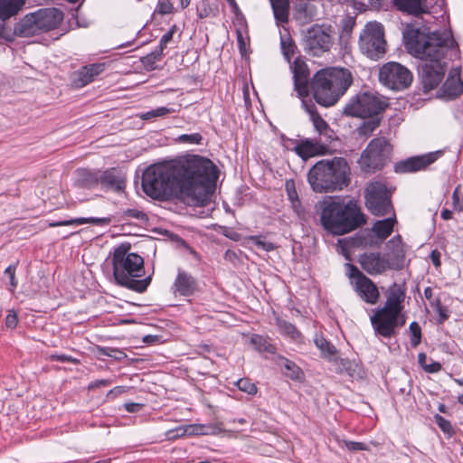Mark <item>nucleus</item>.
<instances>
[{"mask_svg": "<svg viewBox=\"0 0 463 463\" xmlns=\"http://www.w3.org/2000/svg\"><path fill=\"white\" fill-rule=\"evenodd\" d=\"M217 178V168L210 159L193 155L171 164L150 165L143 173L142 187L153 199L176 197L189 204L204 205Z\"/></svg>", "mask_w": 463, "mask_h": 463, "instance_id": "nucleus-1", "label": "nucleus"}, {"mask_svg": "<svg viewBox=\"0 0 463 463\" xmlns=\"http://www.w3.org/2000/svg\"><path fill=\"white\" fill-rule=\"evenodd\" d=\"M404 41L409 52L421 60L419 75L424 90L436 89L446 72L443 60L456 44L452 35L448 32L424 33L419 29H407Z\"/></svg>", "mask_w": 463, "mask_h": 463, "instance_id": "nucleus-2", "label": "nucleus"}, {"mask_svg": "<svg viewBox=\"0 0 463 463\" xmlns=\"http://www.w3.org/2000/svg\"><path fill=\"white\" fill-rule=\"evenodd\" d=\"M320 222L325 230L335 235L348 233L365 223V218L356 202L345 203L329 197L320 203Z\"/></svg>", "mask_w": 463, "mask_h": 463, "instance_id": "nucleus-3", "label": "nucleus"}, {"mask_svg": "<svg viewBox=\"0 0 463 463\" xmlns=\"http://www.w3.org/2000/svg\"><path fill=\"white\" fill-rule=\"evenodd\" d=\"M405 287L393 283L387 290V298L383 307L376 309L370 317L372 326L376 335L384 338L395 336L397 329L405 324L402 315Z\"/></svg>", "mask_w": 463, "mask_h": 463, "instance_id": "nucleus-4", "label": "nucleus"}, {"mask_svg": "<svg viewBox=\"0 0 463 463\" xmlns=\"http://www.w3.org/2000/svg\"><path fill=\"white\" fill-rule=\"evenodd\" d=\"M129 244H120L113 252V275L117 283L137 292H143L148 287L150 277L138 279L145 275L144 260L130 252Z\"/></svg>", "mask_w": 463, "mask_h": 463, "instance_id": "nucleus-5", "label": "nucleus"}, {"mask_svg": "<svg viewBox=\"0 0 463 463\" xmlns=\"http://www.w3.org/2000/svg\"><path fill=\"white\" fill-rule=\"evenodd\" d=\"M353 83V77L347 69L326 68L313 77L311 89L315 100L323 107L335 105Z\"/></svg>", "mask_w": 463, "mask_h": 463, "instance_id": "nucleus-6", "label": "nucleus"}, {"mask_svg": "<svg viewBox=\"0 0 463 463\" xmlns=\"http://www.w3.org/2000/svg\"><path fill=\"white\" fill-rule=\"evenodd\" d=\"M350 168L345 159L321 160L308 172L307 180L316 193L333 192L347 186Z\"/></svg>", "mask_w": 463, "mask_h": 463, "instance_id": "nucleus-7", "label": "nucleus"}, {"mask_svg": "<svg viewBox=\"0 0 463 463\" xmlns=\"http://www.w3.org/2000/svg\"><path fill=\"white\" fill-rule=\"evenodd\" d=\"M388 107L383 97L374 93L363 92L353 97L344 108V114L356 118H373L378 116Z\"/></svg>", "mask_w": 463, "mask_h": 463, "instance_id": "nucleus-8", "label": "nucleus"}, {"mask_svg": "<svg viewBox=\"0 0 463 463\" xmlns=\"http://www.w3.org/2000/svg\"><path fill=\"white\" fill-rule=\"evenodd\" d=\"M359 47L370 59L382 58L386 52L383 26L377 22L368 23L360 34Z\"/></svg>", "mask_w": 463, "mask_h": 463, "instance_id": "nucleus-9", "label": "nucleus"}, {"mask_svg": "<svg viewBox=\"0 0 463 463\" xmlns=\"http://www.w3.org/2000/svg\"><path fill=\"white\" fill-rule=\"evenodd\" d=\"M391 151L392 146L385 137L373 138L362 153L358 163L364 172H374L388 161Z\"/></svg>", "mask_w": 463, "mask_h": 463, "instance_id": "nucleus-10", "label": "nucleus"}, {"mask_svg": "<svg viewBox=\"0 0 463 463\" xmlns=\"http://www.w3.org/2000/svg\"><path fill=\"white\" fill-rule=\"evenodd\" d=\"M411 72L398 62H388L379 71V80L387 88L393 90H402L412 82Z\"/></svg>", "mask_w": 463, "mask_h": 463, "instance_id": "nucleus-11", "label": "nucleus"}, {"mask_svg": "<svg viewBox=\"0 0 463 463\" xmlns=\"http://www.w3.org/2000/svg\"><path fill=\"white\" fill-rule=\"evenodd\" d=\"M365 200L368 210L373 215L383 216L392 211L390 194L382 183H371L366 187Z\"/></svg>", "mask_w": 463, "mask_h": 463, "instance_id": "nucleus-12", "label": "nucleus"}, {"mask_svg": "<svg viewBox=\"0 0 463 463\" xmlns=\"http://www.w3.org/2000/svg\"><path fill=\"white\" fill-rule=\"evenodd\" d=\"M330 27L314 24L308 28L305 34V50L312 56H321L329 52L332 45Z\"/></svg>", "mask_w": 463, "mask_h": 463, "instance_id": "nucleus-13", "label": "nucleus"}, {"mask_svg": "<svg viewBox=\"0 0 463 463\" xmlns=\"http://www.w3.org/2000/svg\"><path fill=\"white\" fill-rule=\"evenodd\" d=\"M441 150H437L421 156L409 157L398 162L394 170L396 173H413L426 169L442 156Z\"/></svg>", "mask_w": 463, "mask_h": 463, "instance_id": "nucleus-14", "label": "nucleus"}, {"mask_svg": "<svg viewBox=\"0 0 463 463\" xmlns=\"http://www.w3.org/2000/svg\"><path fill=\"white\" fill-rule=\"evenodd\" d=\"M353 276L356 277L355 291L358 296L366 303L374 305L377 303L380 293L375 283L364 274H363L357 268L351 266Z\"/></svg>", "mask_w": 463, "mask_h": 463, "instance_id": "nucleus-15", "label": "nucleus"}, {"mask_svg": "<svg viewBox=\"0 0 463 463\" xmlns=\"http://www.w3.org/2000/svg\"><path fill=\"white\" fill-rule=\"evenodd\" d=\"M361 268L368 274L374 276L392 269L390 261L380 252H365L359 257Z\"/></svg>", "mask_w": 463, "mask_h": 463, "instance_id": "nucleus-16", "label": "nucleus"}, {"mask_svg": "<svg viewBox=\"0 0 463 463\" xmlns=\"http://www.w3.org/2000/svg\"><path fill=\"white\" fill-rule=\"evenodd\" d=\"M42 32L53 30L63 19V14L57 8H42L33 12Z\"/></svg>", "mask_w": 463, "mask_h": 463, "instance_id": "nucleus-17", "label": "nucleus"}, {"mask_svg": "<svg viewBox=\"0 0 463 463\" xmlns=\"http://www.w3.org/2000/svg\"><path fill=\"white\" fill-rule=\"evenodd\" d=\"M302 107L309 114L313 126L319 136L324 137L326 142L331 141L334 138V133L326 121L317 113L316 106L312 102L302 99Z\"/></svg>", "mask_w": 463, "mask_h": 463, "instance_id": "nucleus-18", "label": "nucleus"}, {"mask_svg": "<svg viewBox=\"0 0 463 463\" xmlns=\"http://www.w3.org/2000/svg\"><path fill=\"white\" fill-rule=\"evenodd\" d=\"M294 89L298 96L304 99L309 94V71L303 61H296L293 66Z\"/></svg>", "mask_w": 463, "mask_h": 463, "instance_id": "nucleus-19", "label": "nucleus"}, {"mask_svg": "<svg viewBox=\"0 0 463 463\" xmlns=\"http://www.w3.org/2000/svg\"><path fill=\"white\" fill-rule=\"evenodd\" d=\"M41 32L33 13H30L15 24L14 31H11V34L14 41L15 36L31 37Z\"/></svg>", "mask_w": 463, "mask_h": 463, "instance_id": "nucleus-20", "label": "nucleus"}, {"mask_svg": "<svg viewBox=\"0 0 463 463\" xmlns=\"http://www.w3.org/2000/svg\"><path fill=\"white\" fill-rule=\"evenodd\" d=\"M102 187L115 192H122L126 186L125 176L116 168H110L99 175V183Z\"/></svg>", "mask_w": 463, "mask_h": 463, "instance_id": "nucleus-21", "label": "nucleus"}, {"mask_svg": "<svg viewBox=\"0 0 463 463\" xmlns=\"http://www.w3.org/2000/svg\"><path fill=\"white\" fill-rule=\"evenodd\" d=\"M388 247L391 251L388 260L392 269H402L404 265L406 250L404 244L402 241V237L400 235L394 236L388 241Z\"/></svg>", "mask_w": 463, "mask_h": 463, "instance_id": "nucleus-22", "label": "nucleus"}, {"mask_svg": "<svg viewBox=\"0 0 463 463\" xmlns=\"http://www.w3.org/2000/svg\"><path fill=\"white\" fill-rule=\"evenodd\" d=\"M105 70L104 63H93L84 66L74 74L73 82L77 87H84Z\"/></svg>", "mask_w": 463, "mask_h": 463, "instance_id": "nucleus-23", "label": "nucleus"}, {"mask_svg": "<svg viewBox=\"0 0 463 463\" xmlns=\"http://www.w3.org/2000/svg\"><path fill=\"white\" fill-rule=\"evenodd\" d=\"M295 150L299 156L308 158L315 156L325 155L327 151V146L320 141L306 139L302 140L295 147Z\"/></svg>", "mask_w": 463, "mask_h": 463, "instance_id": "nucleus-24", "label": "nucleus"}, {"mask_svg": "<svg viewBox=\"0 0 463 463\" xmlns=\"http://www.w3.org/2000/svg\"><path fill=\"white\" fill-rule=\"evenodd\" d=\"M174 287L175 292L187 297L191 296L196 290L197 283L192 275L179 269Z\"/></svg>", "mask_w": 463, "mask_h": 463, "instance_id": "nucleus-25", "label": "nucleus"}, {"mask_svg": "<svg viewBox=\"0 0 463 463\" xmlns=\"http://www.w3.org/2000/svg\"><path fill=\"white\" fill-rule=\"evenodd\" d=\"M111 222V217H102V218H76L67 221H61L57 222H51L49 224L50 227H57V226H68V225H81L86 223H90L98 226H104L109 224Z\"/></svg>", "mask_w": 463, "mask_h": 463, "instance_id": "nucleus-26", "label": "nucleus"}, {"mask_svg": "<svg viewBox=\"0 0 463 463\" xmlns=\"http://www.w3.org/2000/svg\"><path fill=\"white\" fill-rule=\"evenodd\" d=\"M443 90L449 99H455L463 92V81L458 72L449 76L443 85Z\"/></svg>", "mask_w": 463, "mask_h": 463, "instance_id": "nucleus-27", "label": "nucleus"}, {"mask_svg": "<svg viewBox=\"0 0 463 463\" xmlns=\"http://www.w3.org/2000/svg\"><path fill=\"white\" fill-rule=\"evenodd\" d=\"M24 3L25 0H0V19L5 21L15 15Z\"/></svg>", "mask_w": 463, "mask_h": 463, "instance_id": "nucleus-28", "label": "nucleus"}, {"mask_svg": "<svg viewBox=\"0 0 463 463\" xmlns=\"http://www.w3.org/2000/svg\"><path fill=\"white\" fill-rule=\"evenodd\" d=\"M394 5L400 11L409 14L419 15L426 12L422 0H394Z\"/></svg>", "mask_w": 463, "mask_h": 463, "instance_id": "nucleus-29", "label": "nucleus"}, {"mask_svg": "<svg viewBox=\"0 0 463 463\" xmlns=\"http://www.w3.org/2000/svg\"><path fill=\"white\" fill-rule=\"evenodd\" d=\"M275 362L277 365H279L283 370V373L287 377L292 380L299 379L302 372L301 369L294 362L281 355L276 356Z\"/></svg>", "mask_w": 463, "mask_h": 463, "instance_id": "nucleus-30", "label": "nucleus"}, {"mask_svg": "<svg viewBox=\"0 0 463 463\" xmlns=\"http://www.w3.org/2000/svg\"><path fill=\"white\" fill-rule=\"evenodd\" d=\"M99 183V174L86 169L77 172L76 184L81 188H91Z\"/></svg>", "mask_w": 463, "mask_h": 463, "instance_id": "nucleus-31", "label": "nucleus"}, {"mask_svg": "<svg viewBox=\"0 0 463 463\" xmlns=\"http://www.w3.org/2000/svg\"><path fill=\"white\" fill-rule=\"evenodd\" d=\"M395 222L396 219L394 217L377 221L373 226V232L379 239L384 240L392 232Z\"/></svg>", "mask_w": 463, "mask_h": 463, "instance_id": "nucleus-32", "label": "nucleus"}, {"mask_svg": "<svg viewBox=\"0 0 463 463\" xmlns=\"http://www.w3.org/2000/svg\"><path fill=\"white\" fill-rule=\"evenodd\" d=\"M274 17L279 23H287L289 14V0H269Z\"/></svg>", "mask_w": 463, "mask_h": 463, "instance_id": "nucleus-33", "label": "nucleus"}, {"mask_svg": "<svg viewBox=\"0 0 463 463\" xmlns=\"http://www.w3.org/2000/svg\"><path fill=\"white\" fill-rule=\"evenodd\" d=\"M250 344L254 346V348L260 352H266L269 354H275L276 347L269 343V341L262 335H253L250 338Z\"/></svg>", "mask_w": 463, "mask_h": 463, "instance_id": "nucleus-34", "label": "nucleus"}, {"mask_svg": "<svg viewBox=\"0 0 463 463\" xmlns=\"http://www.w3.org/2000/svg\"><path fill=\"white\" fill-rule=\"evenodd\" d=\"M316 346L321 351L323 356L332 359L336 353V348L322 335H317L314 339Z\"/></svg>", "mask_w": 463, "mask_h": 463, "instance_id": "nucleus-35", "label": "nucleus"}, {"mask_svg": "<svg viewBox=\"0 0 463 463\" xmlns=\"http://www.w3.org/2000/svg\"><path fill=\"white\" fill-rule=\"evenodd\" d=\"M277 324L280 334L287 335L295 341L300 338V332L291 323L285 320L278 319Z\"/></svg>", "mask_w": 463, "mask_h": 463, "instance_id": "nucleus-36", "label": "nucleus"}, {"mask_svg": "<svg viewBox=\"0 0 463 463\" xmlns=\"http://www.w3.org/2000/svg\"><path fill=\"white\" fill-rule=\"evenodd\" d=\"M281 51L288 61L291 60L295 53L296 45L290 36H281L280 38Z\"/></svg>", "mask_w": 463, "mask_h": 463, "instance_id": "nucleus-37", "label": "nucleus"}, {"mask_svg": "<svg viewBox=\"0 0 463 463\" xmlns=\"http://www.w3.org/2000/svg\"><path fill=\"white\" fill-rule=\"evenodd\" d=\"M176 110L173 108H167V107H160L156 109H152L150 111L142 113L140 115V118L146 120L151 119L157 117H165L167 114L174 113Z\"/></svg>", "mask_w": 463, "mask_h": 463, "instance_id": "nucleus-38", "label": "nucleus"}, {"mask_svg": "<svg viewBox=\"0 0 463 463\" xmlns=\"http://www.w3.org/2000/svg\"><path fill=\"white\" fill-rule=\"evenodd\" d=\"M363 244V241L360 238H345L338 240V246L341 248L343 254H346L352 248L358 247Z\"/></svg>", "mask_w": 463, "mask_h": 463, "instance_id": "nucleus-39", "label": "nucleus"}, {"mask_svg": "<svg viewBox=\"0 0 463 463\" xmlns=\"http://www.w3.org/2000/svg\"><path fill=\"white\" fill-rule=\"evenodd\" d=\"M375 118L364 122V124L358 128V132L362 136H368L373 133L380 125L381 118L377 116Z\"/></svg>", "mask_w": 463, "mask_h": 463, "instance_id": "nucleus-40", "label": "nucleus"}, {"mask_svg": "<svg viewBox=\"0 0 463 463\" xmlns=\"http://www.w3.org/2000/svg\"><path fill=\"white\" fill-rule=\"evenodd\" d=\"M98 354L99 355L112 357L116 360H121L127 356L123 351L112 347H98Z\"/></svg>", "mask_w": 463, "mask_h": 463, "instance_id": "nucleus-41", "label": "nucleus"}, {"mask_svg": "<svg viewBox=\"0 0 463 463\" xmlns=\"http://www.w3.org/2000/svg\"><path fill=\"white\" fill-rule=\"evenodd\" d=\"M409 330L411 333V345L413 347L418 346L421 341V329L417 322H411L409 326Z\"/></svg>", "mask_w": 463, "mask_h": 463, "instance_id": "nucleus-42", "label": "nucleus"}, {"mask_svg": "<svg viewBox=\"0 0 463 463\" xmlns=\"http://www.w3.org/2000/svg\"><path fill=\"white\" fill-rule=\"evenodd\" d=\"M176 140L183 144L198 145L201 144L203 137L200 133L183 134Z\"/></svg>", "mask_w": 463, "mask_h": 463, "instance_id": "nucleus-43", "label": "nucleus"}, {"mask_svg": "<svg viewBox=\"0 0 463 463\" xmlns=\"http://www.w3.org/2000/svg\"><path fill=\"white\" fill-rule=\"evenodd\" d=\"M236 385L239 388V390L248 394H255L257 392L256 385L247 378L238 380Z\"/></svg>", "mask_w": 463, "mask_h": 463, "instance_id": "nucleus-44", "label": "nucleus"}, {"mask_svg": "<svg viewBox=\"0 0 463 463\" xmlns=\"http://www.w3.org/2000/svg\"><path fill=\"white\" fill-rule=\"evenodd\" d=\"M431 307L435 309V311L439 314V324H442L445 320L449 318L448 310L445 307L441 305V302L439 298H436L431 302Z\"/></svg>", "mask_w": 463, "mask_h": 463, "instance_id": "nucleus-45", "label": "nucleus"}, {"mask_svg": "<svg viewBox=\"0 0 463 463\" xmlns=\"http://www.w3.org/2000/svg\"><path fill=\"white\" fill-rule=\"evenodd\" d=\"M174 5L170 0H159L156 11L160 14H169L173 13Z\"/></svg>", "mask_w": 463, "mask_h": 463, "instance_id": "nucleus-46", "label": "nucleus"}, {"mask_svg": "<svg viewBox=\"0 0 463 463\" xmlns=\"http://www.w3.org/2000/svg\"><path fill=\"white\" fill-rule=\"evenodd\" d=\"M250 240L253 242L255 246L266 251H271L275 248L272 242L263 241L258 236H252L250 237Z\"/></svg>", "mask_w": 463, "mask_h": 463, "instance_id": "nucleus-47", "label": "nucleus"}, {"mask_svg": "<svg viewBox=\"0 0 463 463\" xmlns=\"http://www.w3.org/2000/svg\"><path fill=\"white\" fill-rule=\"evenodd\" d=\"M344 447L351 451L366 450L368 448L366 444L356 441L344 440Z\"/></svg>", "mask_w": 463, "mask_h": 463, "instance_id": "nucleus-48", "label": "nucleus"}, {"mask_svg": "<svg viewBox=\"0 0 463 463\" xmlns=\"http://www.w3.org/2000/svg\"><path fill=\"white\" fill-rule=\"evenodd\" d=\"M5 326L8 328H14L18 323V315L14 310H9L5 319Z\"/></svg>", "mask_w": 463, "mask_h": 463, "instance_id": "nucleus-49", "label": "nucleus"}, {"mask_svg": "<svg viewBox=\"0 0 463 463\" xmlns=\"http://www.w3.org/2000/svg\"><path fill=\"white\" fill-rule=\"evenodd\" d=\"M436 423L445 433H450L452 431V426L450 422L444 419L442 416L436 415L435 416Z\"/></svg>", "mask_w": 463, "mask_h": 463, "instance_id": "nucleus-50", "label": "nucleus"}, {"mask_svg": "<svg viewBox=\"0 0 463 463\" xmlns=\"http://www.w3.org/2000/svg\"><path fill=\"white\" fill-rule=\"evenodd\" d=\"M49 359L51 361H59L61 363H72V364H77L79 361L75 358H72L71 356L70 355H66V354H50L49 356Z\"/></svg>", "mask_w": 463, "mask_h": 463, "instance_id": "nucleus-51", "label": "nucleus"}, {"mask_svg": "<svg viewBox=\"0 0 463 463\" xmlns=\"http://www.w3.org/2000/svg\"><path fill=\"white\" fill-rule=\"evenodd\" d=\"M5 273L9 277L10 285L12 287L11 290H14L17 287V281L15 280V267L13 265H9Z\"/></svg>", "mask_w": 463, "mask_h": 463, "instance_id": "nucleus-52", "label": "nucleus"}, {"mask_svg": "<svg viewBox=\"0 0 463 463\" xmlns=\"http://www.w3.org/2000/svg\"><path fill=\"white\" fill-rule=\"evenodd\" d=\"M0 40H5L6 42H13V37L11 34V29L7 28L4 23L0 22Z\"/></svg>", "mask_w": 463, "mask_h": 463, "instance_id": "nucleus-53", "label": "nucleus"}, {"mask_svg": "<svg viewBox=\"0 0 463 463\" xmlns=\"http://www.w3.org/2000/svg\"><path fill=\"white\" fill-rule=\"evenodd\" d=\"M452 198H453V203H454L455 208L458 212H463V194H462V196L459 197L458 187H457L455 189Z\"/></svg>", "mask_w": 463, "mask_h": 463, "instance_id": "nucleus-54", "label": "nucleus"}, {"mask_svg": "<svg viewBox=\"0 0 463 463\" xmlns=\"http://www.w3.org/2000/svg\"><path fill=\"white\" fill-rule=\"evenodd\" d=\"M124 215L137 220H143L146 217V214L143 212L137 209H128L124 212Z\"/></svg>", "mask_w": 463, "mask_h": 463, "instance_id": "nucleus-55", "label": "nucleus"}, {"mask_svg": "<svg viewBox=\"0 0 463 463\" xmlns=\"http://www.w3.org/2000/svg\"><path fill=\"white\" fill-rule=\"evenodd\" d=\"M286 188H287V192H288L289 200H294V199L298 198L293 181H288L286 183Z\"/></svg>", "mask_w": 463, "mask_h": 463, "instance_id": "nucleus-56", "label": "nucleus"}, {"mask_svg": "<svg viewBox=\"0 0 463 463\" xmlns=\"http://www.w3.org/2000/svg\"><path fill=\"white\" fill-rule=\"evenodd\" d=\"M441 364L439 362L431 361L430 364H427L424 371L429 373H435L441 370Z\"/></svg>", "mask_w": 463, "mask_h": 463, "instance_id": "nucleus-57", "label": "nucleus"}, {"mask_svg": "<svg viewBox=\"0 0 463 463\" xmlns=\"http://www.w3.org/2000/svg\"><path fill=\"white\" fill-rule=\"evenodd\" d=\"M142 406L143 404L137 402H126L124 404L126 411L131 413L139 411Z\"/></svg>", "mask_w": 463, "mask_h": 463, "instance_id": "nucleus-58", "label": "nucleus"}, {"mask_svg": "<svg viewBox=\"0 0 463 463\" xmlns=\"http://www.w3.org/2000/svg\"><path fill=\"white\" fill-rule=\"evenodd\" d=\"M174 33L169 31L165 33L160 39V48L163 50L166 44L172 40Z\"/></svg>", "mask_w": 463, "mask_h": 463, "instance_id": "nucleus-59", "label": "nucleus"}, {"mask_svg": "<svg viewBox=\"0 0 463 463\" xmlns=\"http://www.w3.org/2000/svg\"><path fill=\"white\" fill-rule=\"evenodd\" d=\"M185 433L184 430L176 429L167 431L166 436L168 439H175L176 437L184 436Z\"/></svg>", "mask_w": 463, "mask_h": 463, "instance_id": "nucleus-60", "label": "nucleus"}, {"mask_svg": "<svg viewBox=\"0 0 463 463\" xmlns=\"http://www.w3.org/2000/svg\"><path fill=\"white\" fill-rule=\"evenodd\" d=\"M291 202V204H292V208L294 209V211L297 213L298 215H300L301 213L303 212L302 210V207L300 205V202L298 199H294V200H290Z\"/></svg>", "mask_w": 463, "mask_h": 463, "instance_id": "nucleus-61", "label": "nucleus"}, {"mask_svg": "<svg viewBox=\"0 0 463 463\" xmlns=\"http://www.w3.org/2000/svg\"><path fill=\"white\" fill-rule=\"evenodd\" d=\"M110 382L109 380H97L92 382L90 385V388L99 387V386H107L109 385Z\"/></svg>", "mask_w": 463, "mask_h": 463, "instance_id": "nucleus-62", "label": "nucleus"}, {"mask_svg": "<svg viewBox=\"0 0 463 463\" xmlns=\"http://www.w3.org/2000/svg\"><path fill=\"white\" fill-rule=\"evenodd\" d=\"M426 361H427V355H426V354H424V353H420V354H418V363H419V364L422 367V369H423V370H424V368H425V367H426V365H427Z\"/></svg>", "mask_w": 463, "mask_h": 463, "instance_id": "nucleus-63", "label": "nucleus"}, {"mask_svg": "<svg viewBox=\"0 0 463 463\" xmlns=\"http://www.w3.org/2000/svg\"><path fill=\"white\" fill-rule=\"evenodd\" d=\"M424 297L430 301V303L432 302V298H433V290L430 287H428L424 289ZM435 299H433L434 301Z\"/></svg>", "mask_w": 463, "mask_h": 463, "instance_id": "nucleus-64", "label": "nucleus"}]
</instances>
